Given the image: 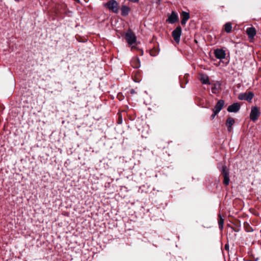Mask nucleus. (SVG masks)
Instances as JSON below:
<instances>
[{"instance_id":"19","label":"nucleus","mask_w":261,"mask_h":261,"mask_svg":"<svg viewBox=\"0 0 261 261\" xmlns=\"http://www.w3.org/2000/svg\"><path fill=\"white\" fill-rule=\"evenodd\" d=\"M160 51V49L158 45L154 46L152 48L150 49V55L151 56H156Z\"/></svg>"},{"instance_id":"27","label":"nucleus","mask_w":261,"mask_h":261,"mask_svg":"<svg viewBox=\"0 0 261 261\" xmlns=\"http://www.w3.org/2000/svg\"><path fill=\"white\" fill-rule=\"evenodd\" d=\"M227 127V130L228 132H231V130H232V126H231V127H229V126H226Z\"/></svg>"},{"instance_id":"29","label":"nucleus","mask_w":261,"mask_h":261,"mask_svg":"<svg viewBox=\"0 0 261 261\" xmlns=\"http://www.w3.org/2000/svg\"><path fill=\"white\" fill-rule=\"evenodd\" d=\"M139 0H128L129 2H131L133 3H138Z\"/></svg>"},{"instance_id":"24","label":"nucleus","mask_w":261,"mask_h":261,"mask_svg":"<svg viewBox=\"0 0 261 261\" xmlns=\"http://www.w3.org/2000/svg\"><path fill=\"white\" fill-rule=\"evenodd\" d=\"M117 115L118 116L117 123L118 124H121L122 123V115H121V114L120 113H118L117 114Z\"/></svg>"},{"instance_id":"18","label":"nucleus","mask_w":261,"mask_h":261,"mask_svg":"<svg viewBox=\"0 0 261 261\" xmlns=\"http://www.w3.org/2000/svg\"><path fill=\"white\" fill-rule=\"evenodd\" d=\"M121 15L123 16H126L128 15L130 11V8L125 5H122L121 8Z\"/></svg>"},{"instance_id":"31","label":"nucleus","mask_w":261,"mask_h":261,"mask_svg":"<svg viewBox=\"0 0 261 261\" xmlns=\"http://www.w3.org/2000/svg\"><path fill=\"white\" fill-rule=\"evenodd\" d=\"M15 1L19 2V0H15Z\"/></svg>"},{"instance_id":"3","label":"nucleus","mask_w":261,"mask_h":261,"mask_svg":"<svg viewBox=\"0 0 261 261\" xmlns=\"http://www.w3.org/2000/svg\"><path fill=\"white\" fill-rule=\"evenodd\" d=\"M125 39L129 45H133L137 41V38L135 34L130 29L125 33Z\"/></svg>"},{"instance_id":"7","label":"nucleus","mask_w":261,"mask_h":261,"mask_svg":"<svg viewBox=\"0 0 261 261\" xmlns=\"http://www.w3.org/2000/svg\"><path fill=\"white\" fill-rule=\"evenodd\" d=\"M179 18L177 14L175 12L172 11L171 14L168 16L167 21L169 23L173 24L177 22Z\"/></svg>"},{"instance_id":"4","label":"nucleus","mask_w":261,"mask_h":261,"mask_svg":"<svg viewBox=\"0 0 261 261\" xmlns=\"http://www.w3.org/2000/svg\"><path fill=\"white\" fill-rule=\"evenodd\" d=\"M181 30L182 29L181 27L178 25L172 32V36L173 38L174 41L177 43H178L180 41Z\"/></svg>"},{"instance_id":"13","label":"nucleus","mask_w":261,"mask_h":261,"mask_svg":"<svg viewBox=\"0 0 261 261\" xmlns=\"http://www.w3.org/2000/svg\"><path fill=\"white\" fill-rule=\"evenodd\" d=\"M232 223L234 225V227L230 226L229 225H228V226L232 229L234 231L239 232L240 230V227L241 226V221L239 220H235L234 222H232Z\"/></svg>"},{"instance_id":"11","label":"nucleus","mask_w":261,"mask_h":261,"mask_svg":"<svg viewBox=\"0 0 261 261\" xmlns=\"http://www.w3.org/2000/svg\"><path fill=\"white\" fill-rule=\"evenodd\" d=\"M240 109V105L238 102L233 103L227 108L229 112H238Z\"/></svg>"},{"instance_id":"30","label":"nucleus","mask_w":261,"mask_h":261,"mask_svg":"<svg viewBox=\"0 0 261 261\" xmlns=\"http://www.w3.org/2000/svg\"><path fill=\"white\" fill-rule=\"evenodd\" d=\"M130 93L131 94H134V93H135V90H134V89H132V90H130Z\"/></svg>"},{"instance_id":"15","label":"nucleus","mask_w":261,"mask_h":261,"mask_svg":"<svg viewBox=\"0 0 261 261\" xmlns=\"http://www.w3.org/2000/svg\"><path fill=\"white\" fill-rule=\"evenodd\" d=\"M221 84L219 82H217L214 84L213 87H212V92L213 93L216 94L219 93L221 90Z\"/></svg>"},{"instance_id":"22","label":"nucleus","mask_w":261,"mask_h":261,"mask_svg":"<svg viewBox=\"0 0 261 261\" xmlns=\"http://www.w3.org/2000/svg\"><path fill=\"white\" fill-rule=\"evenodd\" d=\"M235 122L234 119L232 117H228L226 121V126H229V127H231Z\"/></svg>"},{"instance_id":"10","label":"nucleus","mask_w":261,"mask_h":261,"mask_svg":"<svg viewBox=\"0 0 261 261\" xmlns=\"http://www.w3.org/2000/svg\"><path fill=\"white\" fill-rule=\"evenodd\" d=\"M190 75L188 73H186L184 75H180L179 77L180 81V87L182 88H185V85L188 83V78Z\"/></svg>"},{"instance_id":"28","label":"nucleus","mask_w":261,"mask_h":261,"mask_svg":"<svg viewBox=\"0 0 261 261\" xmlns=\"http://www.w3.org/2000/svg\"><path fill=\"white\" fill-rule=\"evenodd\" d=\"M225 249L226 250H228V249H229V245H228V244H225Z\"/></svg>"},{"instance_id":"14","label":"nucleus","mask_w":261,"mask_h":261,"mask_svg":"<svg viewBox=\"0 0 261 261\" xmlns=\"http://www.w3.org/2000/svg\"><path fill=\"white\" fill-rule=\"evenodd\" d=\"M246 33L249 38L252 39L256 35V31L254 28H248L246 30Z\"/></svg>"},{"instance_id":"2","label":"nucleus","mask_w":261,"mask_h":261,"mask_svg":"<svg viewBox=\"0 0 261 261\" xmlns=\"http://www.w3.org/2000/svg\"><path fill=\"white\" fill-rule=\"evenodd\" d=\"M221 175L223 177V184L225 186H227L229 184V169L225 165H223L220 170Z\"/></svg>"},{"instance_id":"23","label":"nucleus","mask_w":261,"mask_h":261,"mask_svg":"<svg viewBox=\"0 0 261 261\" xmlns=\"http://www.w3.org/2000/svg\"><path fill=\"white\" fill-rule=\"evenodd\" d=\"M244 227L245 231L247 232H252L253 230L252 227L247 222H245L244 223Z\"/></svg>"},{"instance_id":"1","label":"nucleus","mask_w":261,"mask_h":261,"mask_svg":"<svg viewBox=\"0 0 261 261\" xmlns=\"http://www.w3.org/2000/svg\"><path fill=\"white\" fill-rule=\"evenodd\" d=\"M105 6L114 13H118L119 9V4L115 0H110Z\"/></svg>"},{"instance_id":"26","label":"nucleus","mask_w":261,"mask_h":261,"mask_svg":"<svg viewBox=\"0 0 261 261\" xmlns=\"http://www.w3.org/2000/svg\"><path fill=\"white\" fill-rule=\"evenodd\" d=\"M213 113L211 116V118L212 120L214 119L215 117V116L218 114V113H216L215 111H213Z\"/></svg>"},{"instance_id":"21","label":"nucleus","mask_w":261,"mask_h":261,"mask_svg":"<svg viewBox=\"0 0 261 261\" xmlns=\"http://www.w3.org/2000/svg\"><path fill=\"white\" fill-rule=\"evenodd\" d=\"M223 27H224V30L226 33H229L231 32L232 24H231V22H228L226 23L224 25Z\"/></svg>"},{"instance_id":"16","label":"nucleus","mask_w":261,"mask_h":261,"mask_svg":"<svg viewBox=\"0 0 261 261\" xmlns=\"http://www.w3.org/2000/svg\"><path fill=\"white\" fill-rule=\"evenodd\" d=\"M199 80L203 84H210L209 77L208 75L205 74H200Z\"/></svg>"},{"instance_id":"12","label":"nucleus","mask_w":261,"mask_h":261,"mask_svg":"<svg viewBox=\"0 0 261 261\" xmlns=\"http://www.w3.org/2000/svg\"><path fill=\"white\" fill-rule=\"evenodd\" d=\"M181 24L182 25H184L187 23V20L190 18V15L189 13H187L185 11H182L181 13Z\"/></svg>"},{"instance_id":"8","label":"nucleus","mask_w":261,"mask_h":261,"mask_svg":"<svg viewBox=\"0 0 261 261\" xmlns=\"http://www.w3.org/2000/svg\"><path fill=\"white\" fill-rule=\"evenodd\" d=\"M225 101L224 100L220 99L217 102L215 107L212 110L213 111H215L216 113H219L220 111L223 109L224 106Z\"/></svg>"},{"instance_id":"17","label":"nucleus","mask_w":261,"mask_h":261,"mask_svg":"<svg viewBox=\"0 0 261 261\" xmlns=\"http://www.w3.org/2000/svg\"><path fill=\"white\" fill-rule=\"evenodd\" d=\"M130 64L134 68H138L140 67V61L138 57L133 58L131 61Z\"/></svg>"},{"instance_id":"9","label":"nucleus","mask_w":261,"mask_h":261,"mask_svg":"<svg viewBox=\"0 0 261 261\" xmlns=\"http://www.w3.org/2000/svg\"><path fill=\"white\" fill-rule=\"evenodd\" d=\"M214 54L216 58L220 60L225 59L226 56L225 51L222 49L217 48L215 49L214 51Z\"/></svg>"},{"instance_id":"25","label":"nucleus","mask_w":261,"mask_h":261,"mask_svg":"<svg viewBox=\"0 0 261 261\" xmlns=\"http://www.w3.org/2000/svg\"><path fill=\"white\" fill-rule=\"evenodd\" d=\"M117 98L119 100H122L124 97V96L123 95V94L121 93H119L118 94H117Z\"/></svg>"},{"instance_id":"6","label":"nucleus","mask_w":261,"mask_h":261,"mask_svg":"<svg viewBox=\"0 0 261 261\" xmlns=\"http://www.w3.org/2000/svg\"><path fill=\"white\" fill-rule=\"evenodd\" d=\"M260 115L259 109L257 107H252L250 114V118L251 120L255 122L258 119Z\"/></svg>"},{"instance_id":"20","label":"nucleus","mask_w":261,"mask_h":261,"mask_svg":"<svg viewBox=\"0 0 261 261\" xmlns=\"http://www.w3.org/2000/svg\"><path fill=\"white\" fill-rule=\"evenodd\" d=\"M218 217L219 228L221 230H222L223 229L224 219L222 218L220 214L218 215Z\"/></svg>"},{"instance_id":"5","label":"nucleus","mask_w":261,"mask_h":261,"mask_svg":"<svg viewBox=\"0 0 261 261\" xmlns=\"http://www.w3.org/2000/svg\"><path fill=\"white\" fill-rule=\"evenodd\" d=\"M254 96V93L252 92H249L248 93H242L239 95L238 98L240 100H245L250 102Z\"/></svg>"}]
</instances>
